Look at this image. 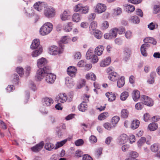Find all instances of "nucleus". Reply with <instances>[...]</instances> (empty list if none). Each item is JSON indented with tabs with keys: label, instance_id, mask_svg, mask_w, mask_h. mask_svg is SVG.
Segmentation results:
<instances>
[{
	"label": "nucleus",
	"instance_id": "1",
	"mask_svg": "<svg viewBox=\"0 0 160 160\" xmlns=\"http://www.w3.org/2000/svg\"><path fill=\"white\" fill-rule=\"evenodd\" d=\"M46 70L45 71L41 69L37 70L35 76V79L37 81H40L46 76V81L48 83H52L56 78V76L51 72L50 67H46Z\"/></svg>",
	"mask_w": 160,
	"mask_h": 160
},
{
	"label": "nucleus",
	"instance_id": "2",
	"mask_svg": "<svg viewBox=\"0 0 160 160\" xmlns=\"http://www.w3.org/2000/svg\"><path fill=\"white\" fill-rule=\"evenodd\" d=\"M53 25L50 22L45 23L40 29V34L42 36L48 35L52 31Z\"/></svg>",
	"mask_w": 160,
	"mask_h": 160
},
{
	"label": "nucleus",
	"instance_id": "3",
	"mask_svg": "<svg viewBox=\"0 0 160 160\" xmlns=\"http://www.w3.org/2000/svg\"><path fill=\"white\" fill-rule=\"evenodd\" d=\"M118 28H112L110 32L104 34V37L106 39H111L115 38L117 35Z\"/></svg>",
	"mask_w": 160,
	"mask_h": 160
},
{
	"label": "nucleus",
	"instance_id": "4",
	"mask_svg": "<svg viewBox=\"0 0 160 160\" xmlns=\"http://www.w3.org/2000/svg\"><path fill=\"white\" fill-rule=\"evenodd\" d=\"M47 61L46 59L44 58H41L37 60V65L39 69L38 70H39L40 69H41L45 71L46 70V68L49 67L47 65Z\"/></svg>",
	"mask_w": 160,
	"mask_h": 160
},
{
	"label": "nucleus",
	"instance_id": "5",
	"mask_svg": "<svg viewBox=\"0 0 160 160\" xmlns=\"http://www.w3.org/2000/svg\"><path fill=\"white\" fill-rule=\"evenodd\" d=\"M44 14L48 18L54 17L55 15V10L53 8L47 5L44 10Z\"/></svg>",
	"mask_w": 160,
	"mask_h": 160
},
{
	"label": "nucleus",
	"instance_id": "6",
	"mask_svg": "<svg viewBox=\"0 0 160 160\" xmlns=\"http://www.w3.org/2000/svg\"><path fill=\"white\" fill-rule=\"evenodd\" d=\"M75 10L76 12L79 11L82 13H87L89 10V7L88 6H83L82 4L79 3L75 6Z\"/></svg>",
	"mask_w": 160,
	"mask_h": 160
},
{
	"label": "nucleus",
	"instance_id": "7",
	"mask_svg": "<svg viewBox=\"0 0 160 160\" xmlns=\"http://www.w3.org/2000/svg\"><path fill=\"white\" fill-rule=\"evenodd\" d=\"M95 12L98 13H101L104 12L106 10V6L102 3H98L95 7Z\"/></svg>",
	"mask_w": 160,
	"mask_h": 160
},
{
	"label": "nucleus",
	"instance_id": "8",
	"mask_svg": "<svg viewBox=\"0 0 160 160\" xmlns=\"http://www.w3.org/2000/svg\"><path fill=\"white\" fill-rule=\"evenodd\" d=\"M47 4L44 2H38L35 3L34 5V8L38 11H40L43 9L46 8Z\"/></svg>",
	"mask_w": 160,
	"mask_h": 160
},
{
	"label": "nucleus",
	"instance_id": "9",
	"mask_svg": "<svg viewBox=\"0 0 160 160\" xmlns=\"http://www.w3.org/2000/svg\"><path fill=\"white\" fill-rule=\"evenodd\" d=\"M141 100L144 102V104L149 106H152L153 104V101L152 99L148 96L142 95L141 96Z\"/></svg>",
	"mask_w": 160,
	"mask_h": 160
},
{
	"label": "nucleus",
	"instance_id": "10",
	"mask_svg": "<svg viewBox=\"0 0 160 160\" xmlns=\"http://www.w3.org/2000/svg\"><path fill=\"white\" fill-rule=\"evenodd\" d=\"M85 98L87 99H85V101L82 102L80 104V105L78 107V108L80 111L82 112H84L87 108V105L86 103L88 102L89 101L88 98L89 97V96L85 95Z\"/></svg>",
	"mask_w": 160,
	"mask_h": 160
},
{
	"label": "nucleus",
	"instance_id": "11",
	"mask_svg": "<svg viewBox=\"0 0 160 160\" xmlns=\"http://www.w3.org/2000/svg\"><path fill=\"white\" fill-rule=\"evenodd\" d=\"M77 69L75 67L70 66L67 69V72L68 75L71 77H73L75 76L77 73Z\"/></svg>",
	"mask_w": 160,
	"mask_h": 160
},
{
	"label": "nucleus",
	"instance_id": "12",
	"mask_svg": "<svg viewBox=\"0 0 160 160\" xmlns=\"http://www.w3.org/2000/svg\"><path fill=\"white\" fill-rule=\"evenodd\" d=\"M60 18L62 20H68L71 18L70 12L65 10L60 15Z\"/></svg>",
	"mask_w": 160,
	"mask_h": 160
},
{
	"label": "nucleus",
	"instance_id": "13",
	"mask_svg": "<svg viewBox=\"0 0 160 160\" xmlns=\"http://www.w3.org/2000/svg\"><path fill=\"white\" fill-rule=\"evenodd\" d=\"M39 48H42L40 45L39 39H36L32 41V44L31 45V48L32 49H39Z\"/></svg>",
	"mask_w": 160,
	"mask_h": 160
},
{
	"label": "nucleus",
	"instance_id": "14",
	"mask_svg": "<svg viewBox=\"0 0 160 160\" xmlns=\"http://www.w3.org/2000/svg\"><path fill=\"white\" fill-rule=\"evenodd\" d=\"M44 145L43 142H41L38 144L36 145L31 148V150L34 152H38L40 150Z\"/></svg>",
	"mask_w": 160,
	"mask_h": 160
},
{
	"label": "nucleus",
	"instance_id": "15",
	"mask_svg": "<svg viewBox=\"0 0 160 160\" xmlns=\"http://www.w3.org/2000/svg\"><path fill=\"white\" fill-rule=\"evenodd\" d=\"M53 101L52 98H50L45 97L42 100V103L45 106H50L53 103Z\"/></svg>",
	"mask_w": 160,
	"mask_h": 160
},
{
	"label": "nucleus",
	"instance_id": "16",
	"mask_svg": "<svg viewBox=\"0 0 160 160\" xmlns=\"http://www.w3.org/2000/svg\"><path fill=\"white\" fill-rule=\"evenodd\" d=\"M111 62V58L108 57L102 60L100 63L101 67H106L109 65Z\"/></svg>",
	"mask_w": 160,
	"mask_h": 160
},
{
	"label": "nucleus",
	"instance_id": "17",
	"mask_svg": "<svg viewBox=\"0 0 160 160\" xmlns=\"http://www.w3.org/2000/svg\"><path fill=\"white\" fill-rule=\"evenodd\" d=\"M150 47V45L148 43H145L143 44L141 47V52L142 55L144 56H146L147 55V53L146 52V50L148 47Z\"/></svg>",
	"mask_w": 160,
	"mask_h": 160
},
{
	"label": "nucleus",
	"instance_id": "18",
	"mask_svg": "<svg viewBox=\"0 0 160 160\" xmlns=\"http://www.w3.org/2000/svg\"><path fill=\"white\" fill-rule=\"evenodd\" d=\"M49 53L52 55H56L60 53L58 48L56 46H51L49 48Z\"/></svg>",
	"mask_w": 160,
	"mask_h": 160
},
{
	"label": "nucleus",
	"instance_id": "19",
	"mask_svg": "<svg viewBox=\"0 0 160 160\" xmlns=\"http://www.w3.org/2000/svg\"><path fill=\"white\" fill-rule=\"evenodd\" d=\"M108 78L112 81H115L119 78V76L117 73L114 72H112V73L108 75Z\"/></svg>",
	"mask_w": 160,
	"mask_h": 160
},
{
	"label": "nucleus",
	"instance_id": "20",
	"mask_svg": "<svg viewBox=\"0 0 160 160\" xmlns=\"http://www.w3.org/2000/svg\"><path fill=\"white\" fill-rule=\"evenodd\" d=\"M118 140L120 144H124L127 142L128 140L127 135L125 134H122L119 137Z\"/></svg>",
	"mask_w": 160,
	"mask_h": 160
},
{
	"label": "nucleus",
	"instance_id": "21",
	"mask_svg": "<svg viewBox=\"0 0 160 160\" xmlns=\"http://www.w3.org/2000/svg\"><path fill=\"white\" fill-rule=\"evenodd\" d=\"M58 100L62 103H64L67 99V96L65 93H60L58 95V97H57Z\"/></svg>",
	"mask_w": 160,
	"mask_h": 160
},
{
	"label": "nucleus",
	"instance_id": "22",
	"mask_svg": "<svg viewBox=\"0 0 160 160\" xmlns=\"http://www.w3.org/2000/svg\"><path fill=\"white\" fill-rule=\"evenodd\" d=\"M103 50L104 47L102 45L98 46L95 49V53L98 56H100L102 54Z\"/></svg>",
	"mask_w": 160,
	"mask_h": 160
},
{
	"label": "nucleus",
	"instance_id": "23",
	"mask_svg": "<svg viewBox=\"0 0 160 160\" xmlns=\"http://www.w3.org/2000/svg\"><path fill=\"white\" fill-rule=\"evenodd\" d=\"M72 24L71 22H69L65 24L63 26V29L66 32H69L72 29Z\"/></svg>",
	"mask_w": 160,
	"mask_h": 160
},
{
	"label": "nucleus",
	"instance_id": "24",
	"mask_svg": "<svg viewBox=\"0 0 160 160\" xmlns=\"http://www.w3.org/2000/svg\"><path fill=\"white\" fill-rule=\"evenodd\" d=\"M65 84L68 88H71L74 85L72 78L68 77L65 78Z\"/></svg>",
	"mask_w": 160,
	"mask_h": 160
},
{
	"label": "nucleus",
	"instance_id": "25",
	"mask_svg": "<svg viewBox=\"0 0 160 160\" xmlns=\"http://www.w3.org/2000/svg\"><path fill=\"white\" fill-rule=\"evenodd\" d=\"M132 97L134 101H137L140 97L139 92L137 90H134L132 93Z\"/></svg>",
	"mask_w": 160,
	"mask_h": 160
},
{
	"label": "nucleus",
	"instance_id": "26",
	"mask_svg": "<svg viewBox=\"0 0 160 160\" xmlns=\"http://www.w3.org/2000/svg\"><path fill=\"white\" fill-rule=\"evenodd\" d=\"M140 122L138 120H133L132 121L131 124V127L132 129H135L137 128L139 126Z\"/></svg>",
	"mask_w": 160,
	"mask_h": 160
},
{
	"label": "nucleus",
	"instance_id": "27",
	"mask_svg": "<svg viewBox=\"0 0 160 160\" xmlns=\"http://www.w3.org/2000/svg\"><path fill=\"white\" fill-rule=\"evenodd\" d=\"M143 41L145 43H150L153 45H155L157 43L156 40L151 37L145 38L144 39Z\"/></svg>",
	"mask_w": 160,
	"mask_h": 160
},
{
	"label": "nucleus",
	"instance_id": "28",
	"mask_svg": "<svg viewBox=\"0 0 160 160\" xmlns=\"http://www.w3.org/2000/svg\"><path fill=\"white\" fill-rule=\"evenodd\" d=\"M122 12V9L119 8H117L112 10V15L113 17L116 16L121 14Z\"/></svg>",
	"mask_w": 160,
	"mask_h": 160
},
{
	"label": "nucleus",
	"instance_id": "29",
	"mask_svg": "<svg viewBox=\"0 0 160 160\" xmlns=\"http://www.w3.org/2000/svg\"><path fill=\"white\" fill-rule=\"evenodd\" d=\"M105 95L108 98V101H113L116 98L115 95L112 92H107L105 94Z\"/></svg>",
	"mask_w": 160,
	"mask_h": 160
},
{
	"label": "nucleus",
	"instance_id": "30",
	"mask_svg": "<svg viewBox=\"0 0 160 160\" xmlns=\"http://www.w3.org/2000/svg\"><path fill=\"white\" fill-rule=\"evenodd\" d=\"M124 79L125 78L123 76L121 77L120 78L118 79L117 83V86L118 88H121L124 85Z\"/></svg>",
	"mask_w": 160,
	"mask_h": 160
},
{
	"label": "nucleus",
	"instance_id": "31",
	"mask_svg": "<svg viewBox=\"0 0 160 160\" xmlns=\"http://www.w3.org/2000/svg\"><path fill=\"white\" fill-rule=\"evenodd\" d=\"M36 50L33 51L32 53V57H36L40 55L42 52V48H39V49H36Z\"/></svg>",
	"mask_w": 160,
	"mask_h": 160
},
{
	"label": "nucleus",
	"instance_id": "32",
	"mask_svg": "<svg viewBox=\"0 0 160 160\" xmlns=\"http://www.w3.org/2000/svg\"><path fill=\"white\" fill-rule=\"evenodd\" d=\"M129 115V112L126 109H124L122 110L121 113V117L122 118H127Z\"/></svg>",
	"mask_w": 160,
	"mask_h": 160
},
{
	"label": "nucleus",
	"instance_id": "33",
	"mask_svg": "<svg viewBox=\"0 0 160 160\" xmlns=\"http://www.w3.org/2000/svg\"><path fill=\"white\" fill-rule=\"evenodd\" d=\"M124 54L126 59H128L130 57L131 52L130 49L128 48H126L124 50Z\"/></svg>",
	"mask_w": 160,
	"mask_h": 160
},
{
	"label": "nucleus",
	"instance_id": "34",
	"mask_svg": "<svg viewBox=\"0 0 160 160\" xmlns=\"http://www.w3.org/2000/svg\"><path fill=\"white\" fill-rule=\"evenodd\" d=\"M67 36H65L63 37L60 41L59 46L61 47V48L62 49H63V47L64 46L63 44H66L68 42V41L67 40Z\"/></svg>",
	"mask_w": 160,
	"mask_h": 160
},
{
	"label": "nucleus",
	"instance_id": "35",
	"mask_svg": "<svg viewBox=\"0 0 160 160\" xmlns=\"http://www.w3.org/2000/svg\"><path fill=\"white\" fill-rule=\"evenodd\" d=\"M86 78L87 79L95 81L96 79V76L93 73L90 72L86 75Z\"/></svg>",
	"mask_w": 160,
	"mask_h": 160
},
{
	"label": "nucleus",
	"instance_id": "36",
	"mask_svg": "<svg viewBox=\"0 0 160 160\" xmlns=\"http://www.w3.org/2000/svg\"><path fill=\"white\" fill-rule=\"evenodd\" d=\"M93 34L95 37L98 39H101L102 35L101 32L98 29L95 30Z\"/></svg>",
	"mask_w": 160,
	"mask_h": 160
},
{
	"label": "nucleus",
	"instance_id": "37",
	"mask_svg": "<svg viewBox=\"0 0 160 160\" xmlns=\"http://www.w3.org/2000/svg\"><path fill=\"white\" fill-rule=\"evenodd\" d=\"M158 125L155 122H152L148 126V128L151 131H154L158 128Z\"/></svg>",
	"mask_w": 160,
	"mask_h": 160
},
{
	"label": "nucleus",
	"instance_id": "38",
	"mask_svg": "<svg viewBox=\"0 0 160 160\" xmlns=\"http://www.w3.org/2000/svg\"><path fill=\"white\" fill-rule=\"evenodd\" d=\"M108 116V112H104L100 114L98 116V118L100 120H102L107 118Z\"/></svg>",
	"mask_w": 160,
	"mask_h": 160
},
{
	"label": "nucleus",
	"instance_id": "39",
	"mask_svg": "<svg viewBox=\"0 0 160 160\" xmlns=\"http://www.w3.org/2000/svg\"><path fill=\"white\" fill-rule=\"evenodd\" d=\"M67 141V139H65L60 142H57L56 144V146L55 148V149H56L57 148L62 146Z\"/></svg>",
	"mask_w": 160,
	"mask_h": 160
},
{
	"label": "nucleus",
	"instance_id": "40",
	"mask_svg": "<svg viewBox=\"0 0 160 160\" xmlns=\"http://www.w3.org/2000/svg\"><path fill=\"white\" fill-rule=\"evenodd\" d=\"M103 126L105 128L108 130H110L115 127V125L111 124L108 122H106L104 124Z\"/></svg>",
	"mask_w": 160,
	"mask_h": 160
},
{
	"label": "nucleus",
	"instance_id": "41",
	"mask_svg": "<svg viewBox=\"0 0 160 160\" xmlns=\"http://www.w3.org/2000/svg\"><path fill=\"white\" fill-rule=\"evenodd\" d=\"M109 26V23L108 22L106 21H103L101 24V29L103 30L106 29L108 28Z\"/></svg>",
	"mask_w": 160,
	"mask_h": 160
},
{
	"label": "nucleus",
	"instance_id": "42",
	"mask_svg": "<svg viewBox=\"0 0 160 160\" xmlns=\"http://www.w3.org/2000/svg\"><path fill=\"white\" fill-rule=\"evenodd\" d=\"M54 145L50 143H47L45 145V148L48 150L50 151L54 148Z\"/></svg>",
	"mask_w": 160,
	"mask_h": 160
},
{
	"label": "nucleus",
	"instance_id": "43",
	"mask_svg": "<svg viewBox=\"0 0 160 160\" xmlns=\"http://www.w3.org/2000/svg\"><path fill=\"white\" fill-rule=\"evenodd\" d=\"M72 18V20H80L82 19L81 14L78 13L73 14Z\"/></svg>",
	"mask_w": 160,
	"mask_h": 160
},
{
	"label": "nucleus",
	"instance_id": "44",
	"mask_svg": "<svg viewBox=\"0 0 160 160\" xmlns=\"http://www.w3.org/2000/svg\"><path fill=\"white\" fill-rule=\"evenodd\" d=\"M119 117L118 116H116L113 117L111 120L112 124L115 125V127L116 124L119 121Z\"/></svg>",
	"mask_w": 160,
	"mask_h": 160
},
{
	"label": "nucleus",
	"instance_id": "45",
	"mask_svg": "<svg viewBox=\"0 0 160 160\" xmlns=\"http://www.w3.org/2000/svg\"><path fill=\"white\" fill-rule=\"evenodd\" d=\"M146 139L144 137H142L138 142V145L139 148H141L142 145L145 143Z\"/></svg>",
	"mask_w": 160,
	"mask_h": 160
},
{
	"label": "nucleus",
	"instance_id": "46",
	"mask_svg": "<svg viewBox=\"0 0 160 160\" xmlns=\"http://www.w3.org/2000/svg\"><path fill=\"white\" fill-rule=\"evenodd\" d=\"M128 96V93L127 92H122L120 96V99L122 101L125 100Z\"/></svg>",
	"mask_w": 160,
	"mask_h": 160
},
{
	"label": "nucleus",
	"instance_id": "47",
	"mask_svg": "<svg viewBox=\"0 0 160 160\" xmlns=\"http://www.w3.org/2000/svg\"><path fill=\"white\" fill-rule=\"evenodd\" d=\"M16 71L21 77H22L23 75L24 72V70L22 67H17L16 68Z\"/></svg>",
	"mask_w": 160,
	"mask_h": 160
},
{
	"label": "nucleus",
	"instance_id": "48",
	"mask_svg": "<svg viewBox=\"0 0 160 160\" xmlns=\"http://www.w3.org/2000/svg\"><path fill=\"white\" fill-rule=\"evenodd\" d=\"M97 26V23L96 21H93L92 22L89 26L90 30H94L95 29Z\"/></svg>",
	"mask_w": 160,
	"mask_h": 160
},
{
	"label": "nucleus",
	"instance_id": "49",
	"mask_svg": "<svg viewBox=\"0 0 160 160\" xmlns=\"http://www.w3.org/2000/svg\"><path fill=\"white\" fill-rule=\"evenodd\" d=\"M151 149L153 152H157L158 150V145L156 143H154L152 145L151 147Z\"/></svg>",
	"mask_w": 160,
	"mask_h": 160
},
{
	"label": "nucleus",
	"instance_id": "50",
	"mask_svg": "<svg viewBox=\"0 0 160 160\" xmlns=\"http://www.w3.org/2000/svg\"><path fill=\"white\" fill-rule=\"evenodd\" d=\"M138 156V154L135 152H131L129 153V158H136Z\"/></svg>",
	"mask_w": 160,
	"mask_h": 160
},
{
	"label": "nucleus",
	"instance_id": "51",
	"mask_svg": "<svg viewBox=\"0 0 160 160\" xmlns=\"http://www.w3.org/2000/svg\"><path fill=\"white\" fill-rule=\"evenodd\" d=\"M93 55V52L89 50L86 53V58L87 59H90L92 58Z\"/></svg>",
	"mask_w": 160,
	"mask_h": 160
},
{
	"label": "nucleus",
	"instance_id": "52",
	"mask_svg": "<svg viewBox=\"0 0 160 160\" xmlns=\"http://www.w3.org/2000/svg\"><path fill=\"white\" fill-rule=\"evenodd\" d=\"M126 7L128 11L130 12H133L135 9L133 5L130 4L126 5Z\"/></svg>",
	"mask_w": 160,
	"mask_h": 160
},
{
	"label": "nucleus",
	"instance_id": "53",
	"mask_svg": "<svg viewBox=\"0 0 160 160\" xmlns=\"http://www.w3.org/2000/svg\"><path fill=\"white\" fill-rule=\"evenodd\" d=\"M160 11V6L159 5H155L153 7V12L157 13Z\"/></svg>",
	"mask_w": 160,
	"mask_h": 160
},
{
	"label": "nucleus",
	"instance_id": "54",
	"mask_svg": "<svg viewBox=\"0 0 160 160\" xmlns=\"http://www.w3.org/2000/svg\"><path fill=\"white\" fill-rule=\"evenodd\" d=\"M84 143L82 139L77 140L75 142V144L77 146L82 145Z\"/></svg>",
	"mask_w": 160,
	"mask_h": 160
},
{
	"label": "nucleus",
	"instance_id": "55",
	"mask_svg": "<svg viewBox=\"0 0 160 160\" xmlns=\"http://www.w3.org/2000/svg\"><path fill=\"white\" fill-rule=\"evenodd\" d=\"M143 106V103L139 102L137 103L135 106L137 110H141Z\"/></svg>",
	"mask_w": 160,
	"mask_h": 160
},
{
	"label": "nucleus",
	"instance_id": "56",
	"mask_svg": "<svg viewBox=\"0 0 160 160\" xmlns=\"http://www.w3.org/2000/svg\"><path fill=\"white\" fill-rule=\"evenodd\" d=\"M89 141L91 143H94L96 142L97 139L95 136L92 135L89 138Z\"/></svg>",
	"mask_w": 160,
	"mask_h": 160
},
{
	"label": "nucleus",
	"instance_id": "57",
	"mask_svg": "<svg viewBox=\"0 0 160 160\" xmlns=\"http://www.w3.org/2000/svg\"><path fill=\"white\" fill-rule=\"evenodd\" d=\"M118 32L119 34H121L123 33H124L125 32V29L122 27H121L118 28Z\"/></svg>",
	"mask_w": 160,
	"mask_h": 160
},
{
	"label": "nucleus",
	"instance_id": "58",
	"mask_svg": "<svg viewBox=\"0 0 160 160\" xmlns=\"http://www.w3.org/2000/svg\"><path fill=\"white\" fill-rule=\"evenodd\" d=\"M102 153V150L100 148L98 149L95 153V156L96 158H98Z\"/></svg>",
	"mask_w": 160,
	"mask_h": 160
},
{
	"label": "nucleus",
	"instance_id": "59",
	"mask_svg": "<svg viewBox=\"0 0 160 160\" xmlns=\"http://www.w3.org/2000/svg\"><path fill=\"white\" fill-rule=\"evenodd\" d=\"M89 25V23L87 22L84 21L82 22L81 24V27L83 28H87Z\"/></svg>",
	"mask_w": 160,
	"mask_h": 160
},
{
	"label": "nucleus",
	"instance_id": "60",
	"mask_svg": "<svg viewBox=\"0 0 160 160\" xmlns=\"http://www.w3.org/2000/svg\"><path fill=\"white\" fill-rule=\"evenodd\" d=\"M150 116L148 113H146L143 115V119L145 122H148L150 119Z\"/></svg>",
	"mask_w": 160,
	"mask_h": 160
},
{
	"label": "nucleus",
	"instance_id": "61",
	"mask_svg": "<svg viewBox=\"0 0 160 160\" xmlns=\"http://www.w3.org/2000/svg\"><path fill=\"white\" fill-rule=\"evenodd\" d=\"M83 160H93L92 158L88 154L83 155Z\"/></svg>",
	"mask_w": 160,
	"mask_h": 160
},
{
	"label": "nucleus",
	"instance_id": "62",
	"mask_svg": "<svg viewBox=\"0 0 160 160\" xmlns=\"http://www.w3.org/2000/svg\"><path fill=\"white\" fill-rule=\"evenodd\" d=\"M155 24L153 22L150 23L148 25V28L150 30H152L155 28Z\"/></svg>",
	"mask_w": 160,
	"mask_h": 160
},
{
	"label": "nucleus",
	"instance_id": "63",
	"mask_svg": "<svg viewBox=\"0 0 160 160\" xmlns=\"http://www.w3.org/2000/svg\"><path fill=\"white\" fill-rule=\"evenodd\" d=\"M136 14L137 15L142 17L143 16V12L140 9H138L136 10Z\"/></svg>",
	"mask_w": 160,
	"mask_h": 160
},
{
	"label": "nucleus",
	"instance_id": "64",
	"mask_svg": "<svg viewBox=\"0 0 160 160\" xmlns=\"http://www.w3.org/2000/svg\"><path fill=\"white\" fill-rule=\"evenodd\" d=\"M92 58V62L94 63L98 62V57L95 55H93Z\"/></svg>",
	"mask_w": 160,
	"mask_h": 160
}]
</instances>
